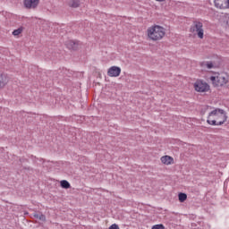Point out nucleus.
I'll list each match as a JSON object with an SVG mask.
<instances>
[{
    "label": "nucleus",
    "instance_id": "1",
    "mask_svg": "<svg viewBox=\"0 0 229 229\" xmlns=\"http://www.w3.org/2000/svg\"><path fill=\"white\" fill-rule=\"evenodd\" d=\"M228 121V114L225 109L215 108L207 117V123L210 126H223Z\"/></svg>",
    "mask_w": 229,
    "mask_h": 229
},
{
    "label": "nucleus",
    "instance_id": "2",
    "mask_svg": "<svg viewBox=\"0 0 229 229\" xmlns=\"http://www.w3.org/2000/svg\"><path fill=\"white\" fill-rule=\"evenodd\" d=\"M209 81L214 89H224L229 83V75L225 72H215L209 77Z\"/></svg>",
    "mask_w": 229,
    "mask_h": 229
},
{
    "label": "nucleus",
    "instance_id": "3",
    "mask_svg": "<svg viewBox=\"0 0 229 229\" xmlns=\"http://www.w3.org/2000/svg\"><path fill=\"white\" fill-rule=\"evenodd\" d=\"M147 37L152 42H158L165 37V28L154 24L147 29Z\"/></svg>",
    "mask_w": 229,
    "mask_h": 229
},
{
    "label": "nucleus",
    "instance_id": "4",
    "mask_svg": "<svg viewBox=\"0 0 229 229\" xmlns=\"http://www.w3.org/2000/svg\"><path fill=\"white\" fill-rule=\"evenodd\" d=\"M190 33H192V35L198 37V38H200V40H203V38H205V30L203 29V22L199 21H193L192 25L190 28Z\"/></svg>",
    "mask_w": 229,
    "mask_h": 229
},
{
    "label": "nucleus",
    "instance_id": "5",
    "mask_svg": "<svg viewBox=\"0 0 229 229\" xmlns=\"http://www.w3.org/2000/svg\"><path fill=\"white\" fill-rule=\"evenodd\" d=\"M193 88L196 92H199L201 94H205L206 92H210V84L201 79H198L193 83Z\"/></svg>",
    "mask_w": 229,
    "mask_h": 229
},
{
    "label": "nucleus",
    "instance_id": "6",
    "mask_svg": "<svg viewBox=\"0 0 229 229\" xmlns=\"http://www.w3.org/2000/svg\"><path fill=\"white\" fill-rule=\"evenodd\" d=\"M40 4V0H23V6L27 10H35Z\"/></svg>",
    "mask_w": 229,
    "mask_h": 229
},
{
    "label": "nucleus",
    "instance_id": "7",
    "mask_svg": "<svg viewBox=\"0 0 229 229\" xmlns=\"http://www.w3.org/2000/svg\"><path fill=\"white\" fill-rule=\"evenodd\" d=\"M214 4L217 10H229V0H214Z\"/></svg>",
    "mask_w": 229,
    "mask_h": 229
},
{
    "label": "nucleus",
    "instance_id": "8",
    "mask_svg": "<svg viewBox=\"0 0 229 229\" xmlns=\"http://www.w3.org/2000/svg\"><path fill=\"white\" fill-rule=\"evenodd\" d=\"M107 75L110 76V78H117L118 76H121V67L119 66H112L107 71Z\"/></svg>",
    "mask_w": 229,
    "mask_h": 229
},
{
    "label": "nucleus",
    "instance_id": "9",
    "mask_svg": "<svg viewBox=\"0 0 229 229\" xmlns=\"http://www.w3.org/2000/svg\"><path fill=\"white\" fill-rule=\"evenodd\" d=\"M160 161L164 165H173V164H174V158L171 156H163L161 157Z\"/></svg>",
    "mask_w": 229,
    "mask_h": 229
},
{
    "label": "nucleus",
    "instance_id": "10",
    "mask_svg": "<svg viewBox=\"0 0 229 229\" xmlns=\"http://www.w3.org/2000/svg\"><path fill=\"white\" fill-rule=\"evenodd\" d=\"M200 67H202V69H216L217 64L212 61H204L200 63Z\"/></svg>",
    "mask_w": 229,
    "mask_h": 229
},
{
    "label": "nucleus",
    "instance_id": "11",
    "mask_svg": "<svg viewBox=\"0 0 229 229\" xmlns=\"http://www.w3.org/2000/svg\"><path fill=\"white\" fill-rule=\"evenodd\" d=\"M10 78L4 73H0V89H4L5 85H8Z\"/></svg>",
    "mask_w": 229,
    "mask_h": 229
},
{
    "label": "nucleus",
    "instance_id": "12",
    "mask_svg": "<svg viewBox=\"0 0 229 229\" xmlns=\"http://www.w3.org/2000/svg\"><path fill=\"white\" fill-rule=\"evenodd\" d=\"M66 47H68V49H72L73 51L78 49V46H80V43L78 41H72V40H69L66 42Z\"/></svg>",
    "mask_w": 229,
    "mask_h": 229
},
{
    "label": "nucleus",
    "instance_id": "13",
    "mask_svg": "<svg viewBox=\"0 0 229 229\" xmlns=\"http://www.w3.org/2000/svg\"><path fill=\"white\" fill-rule=\"evenodd\" d=\"M67 4L70 8H80L81 4L80 3V0H68Z\"/></svg>",
    "mask_w": 229,
    "mask_h": 229
},
{
    "label": "nucleus",
    "instance_id": "14",
    "mask_svg": "<svg viewBox=\"0 0 229 229\" xmlns=\"http://www.w3.org/2000/svg\"><path fill=\"white\" fill-rule=\"evenodd\" d=\"M22 31H24V28L20 27L13 31V37H19V35H21L22 33Z\"/></svg>",
    "mask_w": 229,
    "mask_h": 229
},
{
    "label": "nucleus",
    "instance_id": "15",
    "mask_svg": "<svg viewBox=\"0 0 229 229\" xmlns=\"http://www.w3.org/2000/svg\"><path fill=\"white\" fill-rule=\"evenodd\" d=\"M179 201L180 203H183L184 201H187V194L185 193H179L178 194Z\"/></svg>",
    "mask_w": 229,
    "mask_h": 229
},
{
    "label": "nucleus",
    "instance_id": "16",
    "mask_svg": "<svg viewBox=\"0 0 229 229\" xmlns=\"http://www.w3.org/2000/svg\"><path fill=\"white\" fill-rule=\"evenodd\" d=\"M33 216L36 219H39V221H46V216L42 213H35Z\"/></svg>",
    "mask_w": 229,
    "mask_h": 229
},
{
    "label": "nucleus",
    "instance_id": "17",
    "mask_svg": "<svg viewBox=\"0 0 229 229\" xmlns=\"http://www.w3.org/2000/svg\"><path fill=\"white\" fill-rule=\"evenodd\" d=\"M60 183L63 189H71V183H69V182L63 180Z\"/></svg>",
    "mask_w": 229,
    "mask_h": 229
},
{
    "label": "nucleus",
    "instance_id": "18",
    "mask_svg": "<svg viewBox=\"0 0 229 229\" xmlns=\"http://www.w3.org/2000/svg\"><path fill=\"white\" fill-rule=\"evenodd\" d=\"M151 229H165V226L162 224L155 225L151 227Z\"/></svg>",
    "mask_w": 229,
    "mask_h": 229
},
{
    "label": "nucleus",
    "instance_id": "19",
    "mask_svg": "<svg viewBox=\"0 0 229 229\" xmlns=\"http://www.w3.org/2000/svg\"><path fill=\"white\" fill-rule=\"evenodd\" d=\"M109 229H119V225H117L116 224H113Z\"/></svg>",
    "mask_w": 229,
    "mask_h": 229
},
{
    "label": "nucleus",
    "instance_id": "20",
    "mask_svg": "<svg viewBox=\"0 0 229 229\" xmlns=\"http://www.w3.org/2000/svg\"><path fill=\"white\" fill-rule=\"evenodd\" d=\"M156 3H165L167 0H155Z\"/></svg>",
    "mask_w": 229,
    "mask_h": 229
}]
</instances>
